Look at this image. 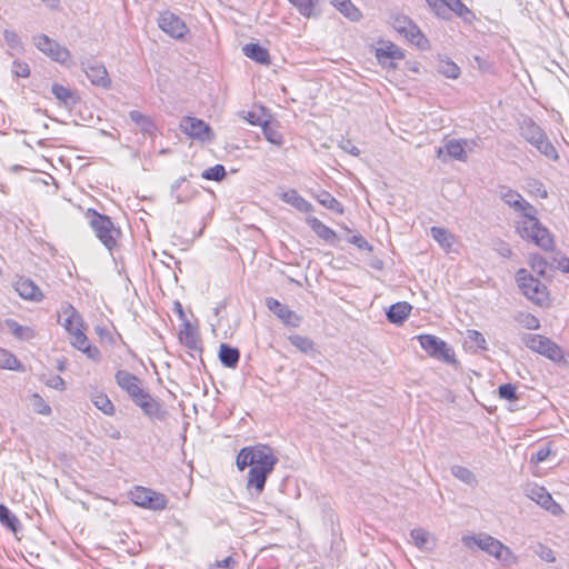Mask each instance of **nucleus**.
<instances>
[{
    "instance_id": "nucleus-1",
    "label": "nucleus",
    "mask_w": 569,
    "mask_h": 569,
    "mask_svg": "<svg viewBox=\"0 0 569 569\" xmlns=\"http://www.w3.org/2000/svg\"><path fill=\"white\" fill-rule=\"evenodd\" d=\"M278 458L267 445L243 447L237 455L236 466L240 471L249 468L247 489L260 495L266 486L268 476L274 469Z\"/></svg>"
},
{
    "instance_id": "nucleus-2",
    "label": "nucleus",
    "mask_w": 569,
    "mask_h": 569,
    "mask_svg": "<svg viewBox=\"0 0 569 569\" xmlns=\"http://www.w3.org/2000/svg\"><path fill=\"white\" fill-rule=\"evenodd\" d=\"M118 386L124 390L131 400L148 416H158L161 412L160 403L154 400L141 386V380L126 370L116 373Z\"/></svg>"
},
{
    "instance_id": "nucleus-3",
    "label": "nucleus",
    "mask_w": 569,
    "mask_h": 569,
    "mask_svg": "<svg viewBox=\"0 0 569 569\" xmlns=\"http://www.w3.org/2000/svg\"><path fill=\"white\" fill-rule=\"evenodd\" d=\"M66 319L62 323L63 328L67 330L70 337V343L84 353L91 360H98L100 358V352L96 346H92L89 342L88 337L84 333V325L79 312L69 307L66 311Z\"/></svg>"
},
{
    "instance_id": "nucleus-4",
    "label": "nucleus",
    "mask_w": 569,
    "mask_h": 569,
    "mask_svg": "<svg viewBox=\"0 0 569 569\" xmlns=\"http://www.w3.org/2000/svg\"><path fill=\"white\" fill-rule=\"evenodd\" d=\"M527 220L517 226V232L520 238L527 242L533 243L546 252L553 251L556 240L553 234L535 216L526 212Z\"/></svg>"
},
{
    "instance_id": "nucleus-5",
    "label": "nucleus",
    "mask_w": 569,
    "mask_h": 569,
    "mask_svg": "<svg viewBox=\"0 0 569 569\" xmlns=\"http://www.w3.org/2000/svg\"><path fill=\"white\" fill-rule=\"evenodd\" d=\"M84 217L88 219L96 237L108 250H113L118 247L121 230L112 222L110 217L92 208H88L84 211Z\"/></svg>"
},
{
    "instance_id": "nucleus-6",
    "label": "nucleus",
    "mask_w": 569,
    "mask_h": 569,
    "mask_svg": "<svg viewBox=\"0 0 569 569\" xmlns=\"http://www.w3.org/2000/svg\"><path fill=\"white\" fill-rule=\"evenodd\" d=\"M517 282L521 292L535 305L541 308H549L551 306V296L547 286L530 274L528 270H518Z\"/></svg>"
},
{
    "instance_id": "nucleus-7",
    "label": "nucleus",
    "mask_w": 569,
    "mask_h": 569,
    "mask_svg": "<svg viewBox=\"0 0 569 569\" xmlns=\"http://www.w3.org/2000/svg\"><path fill=\"white\" fill-rule=\"evenodd\" d=\"M392 28L419 50H428L430 48L428 38L409 17L405 14L395 16L392 18Z\"/></svg>"
},
{
    "instance_id": "nucleus-8",
    "label": "nucleus",
    "mask_w": 569,
    "mask_h": 569,
    "mask_svg": "<svg viewBox=\"0 0 569 569\" xmlns=\"http://www.w3.org/2000/svg\"><path fill=\"white\" fill-rule=\"evenodd\" d=\"M128 496L133 505L150 510H163L168 503L163 493L143 486L133 487Z\"/></svg>"
},
{
    "instance_id": "nucleus-9",
    "label": "nucleus",
    "mask_w": 569,
    "mask_h": 569,
    "mask_svg": "<svg viewBox=\"0 0 569 569\" xmlns=\"http://www.w3.org/2000/svg\"><path fill=\"white\" fill-rule=\"evenodd\" d=\"M525 343L530 350L542 355L551 361L560 362L565 360L563 350L545 336L537 333L529 335L526 337Z\"/></svg>"
},
{
    "instance_id": "nucleus-10",
    "label": "nucleus",
    "mask_w": 569,
    "mask_h": 569,
    "mask_svg": "<svg viewBox=\"0 0 569 569\" xmlns=\"http://www.w3.org/2000/svg\"><path fill=\"white\" fill-rule=\"evenodd\" d=\"M463 543L471 548L473 545L478 546L481 550L495 556L497 559L507 560V558H513L512 552L499 540L491 536H466L462 538Z\"/></svg>"
},
{
    "instance_id": "nucleus-11",
    "label": "nucleus",
    "mask_w": 569,
    "mask_h": 569,
    "mask_svg": "<svg viewBox=\"0 0 569 569\" xmlns=\"http://www.w3.org/2000/svg\"><path fill=\"white\" fill-rule=\"evenodd\" d=\"M420 347L432 358L441 359L445 362H456L453 350L440 338L433 335H419L417 337Z\"/></svg>"
},
{
    "instance_id": "nucleus-12",
    "label": "nucleus",
    "mask_w": 569,
    "mask_h": 569,
    "mask_svg": "<svg viewBox=\"0 0 569 569\" xmlns=\"http://www.w3.org/2000/svg\"><path fill=\"white\" fill-rule=\"evenodd\" d=\"M437 16H445L447 11L453 12L466 22H473L476 14L461 0H427Z\"/></svg>"
},
{
    "instance_id": "nucleus-13",
    "label": "nucleus",
    "mask_w": 569,
    "mask_h": 569,
    "mask_svg": "<svg viewBox=\"0 0 569 569\" xmlns=\"http://www.w3.org/2000/svg\"><path fill=\"white\" fill-rule=\"evenodd\" d=\"M34 44L41 52L58 63L67 64L71 60L70 51L46 34L36 37Z\"/></svg>"
},
{
    "instance_id": "nucleus-14",
    "label": "nucleus",
    "mask_w": 569,
    "mask_h": 569,
    "mask_svg": "<svg viewBox=\"0 0 569 569\" xmlns=\"http://www.w3.org/2000/svg\"><path fill=\"white\" fill-rule=\"evenodd\" d=\"M158 26L164 33L174 39H183L189 33L186 22L170 11L160 14Z\"/></svg>"
},
{
    "instance_id": "nucleus-15",
    "label": "nucleus",
    "mask_w": 569,
    "mask_h": 569,
    "mask_svg": "<svg viewBox=\"0 0 569 569\" xmlns=\"http://www.w3.org/2000/svg\"><path fill=\"white\" fill-rule=\"evenodd\" d=\"M178 339L181 345L191 351H201L202 343L199 335V323L197 319L181 322L178 330Z\"/></svg>"
},
{
    "instance_id": "nucleus-16",
    "label": "nucleus",
    "mask_w": 569,
    "mask_h": 569,
    "mask_svg": "<svg viewBox=\"0 0 569 569\" xmlns=\"http://www.w3.org/2000/svg\"><path fill=\"white\" fill-rule=\"evenodd\" d=\"M180 127L182 131L191 139L200 141H210L213 139V133L210 126L198 118L186 117L182 120Z\"/></svg>"
},
{
    "instance_id": "nucleus-17",
    "label": "nucleus",
    "mask_w": 569,
    "mask_h": 569,
    "mask_svg": "<svg viewBox=\"0 0 569 569\" xmlns=\"http://www.w3.org/2000/svg\"><path fill=\"white\" fill-rule=\"evenodd\" d=\"M375 57L381 66L396 69L395 61L402 60L406 57L405 51L391 41L381 42L380 47L376 48Z\"/></svg>"
},
{
    "instance_id": "nucleus-18",
    "label": "nucleus",
    "mask_w": 569,
    "mask_h": 569,
    "mask_svg": "<svg viewBox=\"0 0 569 569\" xmlns=\"http://www.w3.org/2000/svg\"><path fill=\"white\" fill-rule=\"evenodd\" d=\"M266 306L279 320H281L283 325L293 328L300 325L301 317L279 300L268 298L266 300Z\"/></svg>"
},
{
    "instance_id": "nucleus-19",
    "label": "nucleus",
    "mask_w": 569,
    "mask_h": 569,
    "mask_svg": "<svg viewBox=\"0 0 569 569\" xmlns=\"http://www.w3.org/2000/svg\"><path fill=\"white\" fill-rule=\"evenodd\" d=\"M528 497L553 516H560L563 512L561 506L553 500L552 496L542 486H533L529 490Z\"/></svg>"
},
{
    "instance_id": "nucleus-20",
    "label": "nucleus",
    "mask_w": 569,
    "mask_h": 569,
    "mask_svg": "<svg viewBox=\"0 0 569 569\" xmlns=\"http://www.w3.org/2000/svg\"><path fill=\"white\" fill-rule=\"evenodd\" d=\"M13 288L24 300L40 301L43 298L41 289L27 277H19L14 281Z\"/></svg>"
},
{
    "instance_id": "nucleus-21",
    "label": "nucleus",
    "mask_w": 569,
    "mask_h": 569,
    "mask_svg": "<svg viewBox=\"0 0 569 569\" xmlns=\"http://www.w3.org/2000/svg\"><path fill=\"white\" fill-rule=\"evenodd\" d=\"M86 74L92 84L108 88L110 84V78L108 76L104 66L93 63L87 67Z\"/></svg>"
},
{
    "instance_id": "nucleus-22",
    "label": "nucleus",
    "mask_w": 569,
    "mask_h": 569,
    "mask_svg": "<svg viewBox=\"0 0 569 569\" xmlns=\"http://www.w3.org/2000/svg\"><path fill=\"white\" fill-rule=\"evenodd\" d=\"M412 306L409 302L400 301L390 306L387 318L390 322L401 325L411 313Z\"/></svg>"
},
{
    "instance_id": "nucleus-23",
    "label": "nucleus",
    "mask_w": 569,
    "mask_h": 569,
    "mask_svg": "<svg viewBox=\"0 0 569 569\" xmlns=\"http://www.w3.org/2000/svg\"><path fill=\"white\" fill-rule=\"evenodd\" d=\"M272 116L269 110L261 106H253L252 110L242 113V118L251 126L262 127Z\"/></svg>"
},
{
    "instance_id": "nucleus-24",
    "label": "nucleus",
    "mask_w": 569,
    "mask_h": 569,
    "mask_svg": "<svg viewBox=\"0 0 569 569\" xmlns=\"http://www.w3.org/2000/svg\"><path fill=\"white\" fill-rule=\"evenodd\" d=\"M261 129H262L264 139L268 142H270L277 147H281L283 144V141H284L283 134L281 133V131L279 129L278 121L273 120L272 117L266 123H263Z\"/></svg>"
},
{
    "instance_id": "nucleus-25",
    "label": "nucleus",
    "mask_w": 569,
    "mask_h": 569,
    "mask_svg": "<svg viewBox=\"0 0 569 569\" xmlns=\"http://www.w3.org/2000/svg\"><path fill=\"white\" fill-rule=\"evenodd\" d=\"M90 399L93 406L103 415L113 416L116 413V407L107 393L100 390H94L91 392Z\"/></svg>"
},
{
    "instance_id": "nucleus-26",
    "label": "nucleus",
    "mask_w": 569,
    "mask_h": 569,
    "mask_svg": "<svg viewBox=\"0 0 569 569\" xmlns=\"http://www.w3.org/2000/svg\"><path fill=\"white\" fill-rule=\"evenodd\" d=\"M244 56L260 64H270L269 51L259 43H248L242 48Z\"/></svg>"
},
{
    "instance_id": "nucleus-27",
    "label": "nucleus",
    "mask_w": 569,
    "mask_h": 569,
    "mask_svg": "<svg viewBox=\"0 0 569 569\" xmlns=\"http://www.w3.org/2000/svg\"><path fill=\"white\" fill-rule=\"evenodd\" d=\"M280 199L295 207L297 210L302 212H309L312 210V206L303 197H301L296 190H287L280 194Z\"/></svg>"
},
{
    "instance_id": "nucleus-28",
    "label": "nucleus",
    "mask_w": 569,
    "mask_h": 569,
    "mask_svg": "<svg viewBox=\"0 0 569 569\" xmlns=\"http://www.w3.org/2000/svg\"><path fill=\"white\" fill-rule=\"evenodd\" d=\"M307 223L319 238L327 242H331L337 238L336 231L326 226L316 217H309L307 219Z\"/></svg>"
},
{
    "instance_id": "nucleus-29",
    "label": "nucleus",
    "mask_w": 569,
    "mask_h": 569,
    "mask_svg": "<svg viewBox=\"0 0 569 569\" xmlns=\"http://www.w3.org/2000/svg\"><path fill=\"white\" fill-rule=\"evenodd\" d=\"M240 353L237 348H232L227 343L219 347V359L224 367L234 368L239 362Z\"/></svg>"
},
{
    "instance_id": "nucleus-30",
    "label": "nucleus",
    "mask_w": 569,
    "mask_h": 569,
    "mask_svg": "<svg viewBox=\"0 0 569 569\" xmlns=\"http://www.w3.org/2000/svg\"><path fill=\"white\" fill-rule=\"evenodd\" d=\"M298 12L305 18H310L317 14L318 7L321 0H288Z\"/></svg>"
},
{
    "instance_id": "nucleus-31",
    "label": "nucleus",
    "mask_w": 569,
    "mask_h": 569,
    "mask_svg": "<svg viewBox=\"0 0 569 569\" xmlns=\"http://www.w3.org/2000/svg\"><path fill=\"white\" fill-rule=\"evenodd\" d=\"M431 236L433 239L448 252L452 249L456 238L448 230L439 227L431 228Z\"/></svg>"
},
{
    "instance_id": "nucleus-32",
    "label": "nucleus",
    "mask_w": 569,
    "mask_h": 569,
    "mask_svg": "<svg viewBox=\"0 0 569 569\" xmlns=\"http://www.w3.org/2000/svg\"><path fill=\"white\" fill-rule=\"evenodd\" d=\"M332 4L350 20L357 21L361 18V11L351 2V0H332Z\"/></svg>"
},
{
    "instance_id": "nucleus-33",
    "label": "nucleus",
    "mask_w": 569,
    "mask_h": 569,
    "mask_svg": "<svg viewBox=\"0 0 569 569\" xmlns=\"http://www.w3.org/2000/svg\"><path fill=\"white\" fill-rule=\"evenodd\" d=\"M317 201L323 206L325 208L338 213L342 214L345 212L343 206L340 201H338L332 194H330L328 191L322 190L316 196Z\"/></svg>"
},
{
    "instance_id": "nucleus-34",
    "label": "nucleus",
    "mask_w": 569,
    "mask_h": 569,
    "mask_svg": "<svg viewBox=\"0 0 569 569\" xmlns=\"http://www.w3.org/2000/svg\"><path fill=\"white\" fill-rule=\"evenodd\" d=\"M11 333L21 340H29L34 337V330L30 327L21 326L13 319H7L4 321Z\"/></svg>"
},
{
    "instance_id": "nucleus-35",
    "label": "nucleus",
    "mask_w": 569,
    "mask_h": 569,
    "mask_svg": "<svg viewBox=\"0 0 569 569\" xmlns=\"http://www.w3.org/2000/svg\"><path fill=\"white\" fill-rule=\"evenodd\" d=\"M0 369L22 371L23 366L13 353L0 348Z\"/></svg>"
},
{
    "instance_id": "nucleus-36",
    "label": "nucleus",
    "mask_w": 569,
    "mask_h": 569,
    "mask_svg": "<svg viewBox=\"0 0 569 569\" xmlns=\"http://www.w3.org/2000/svg\"><path fill=\"white\" fill-rule=\"evenodd\" d=\"M505 201L515 207L516 209L522 211L525 214L526 212L535 211L533 207L527 202L519 193L513 191H508L503 196Z\"/></svg>"
},
{
    "instance_id": "nucleus-37",
    "label": "nucleus",
    "mask_w": 569,
    "mask_h": 569,
    "mask_svg": "<svg viewBox=\"0 0 569 569\" xmlns=\"http://www.w3.org/2000/svg\"><path fill=\"white\" fill-rule=\"evenodd\" d=\"M466 141L463 140H450L445 144L446 152L451 158H455L460 161L467 160V154L465 151Z\"/></svg>"
},
{
    "instance_id": "nucleus-38",
    "label": "nucleus",
    "mask_w": 569,
    "mask_h": 569,
    "mask_svg": "<svg viewBox=\"0 0 569 569\" xmlns=\"http://www.w3.org/2000/svg\"><path fill=\"white\" fill-rule=\"evenodd\" d=\"M438 71L448 79H458L461 73L459 66L450 59L440 60Z\"/></svg>"
},
{
    "instance_id": "nucleus-39",
    "label": "nucleus",
    "mask_w": 569,
    "mask_h": 569,
    "mask_svg": "<svg viewBox=\"0 0 569 569\" xmlns=\"http://www.w3.org/2000/svg\"><path fill=\"white\" fill-rule=\"evenodd\" d=\"M51 91L54 94V97L63 103H70V102L78 101L77 94L73 91H71L69 88H67L62 84L54 83L51 88Z\"/></svg>"
},
{
    "instance_id": "nucleus-40",
    "label": "nucleus",
    "mask_w": 569,
    "mask_h": 569,
    "mask_svg": "<svg viewBox=\"0 0 569 569\" xmlns=\"http://www.w3.org/2000/svg\"><path fill=\"white\" fill-rule=\"evenodd\" d=\"M289 341L297 349H299L301 352H305V353L311 352L315 349L313 341L310 338L305 337V336L292 335L289 337Z\"/></svg>"
},
{
    "instance_id": "nucleus-41",
    "label": "nucleus",
    "mask_w": 569,
    "mask_h": 569,
    "mask_svg": "<svg viewBox=\"0 0 569 569\" xmlns=\"http://www.w3.org/2000/svg\"><path fill=\"white\" fill-rule=\"evenodd\" d=\"M129 116H130V119L141 128V130H143L146 132H150L154 129L153 121L151 120L150 117H148L137 110L131 111L129 113Z\"/></svg>"
},
{
    "instance_id": "nucleus-42",
    "label": "nucleus",
    "mask_w": 569,
    "mask_h": 569,
    "mask_svg": "<svg viewBox=\"0 0 569 569\" xmlns=\"http://www.w3.org/2000/svg\"><path fill=\"white\" fill-rule=\"evenodd\" d=\"M0 522L12 530L13 532L17 530L18 519L11 511L4 506L0 503Z\"/></svg>"
},
{
    "instance_id": "nucleus-43",
    "label": "nucleus",
    "mask_w": 569,
    "mask_h": 569,
    "mask_svg": "<svg viewBox=\"0 0 569 569\" xmlns=\"http://www.w3.org/2000/svg\"><path fill=\"white\" fill-rule=\"evenodd\" d=\"M529 264L530 268L539 276L543 277L546 274L548 262L542 256L538 253L531 254L529 258Z\"/></svg>"
},
{
    "instance_id": "nucleus-44",
    "label": "nucleus",
    "mask_w": 569,
    "mask_h": 569,
    "mask_svg": "<svg viewBox=\"0 0 569 569\" xmlns=\"http://www.w3.org/2000/svg\"><path fill=\"white\" fill-rule=\"evenodd\" d=\"M31 403H32L33 410L37 413L42 415V416H49L51 413L50 406L38 393L32 395Z\"/></svg>"
},
{
    "instance_id": "nucleus-45",
    "label": "nucleus",
    "mask_w": 569,
    "mask_h": 569,
    "mask_svg": "<svg viewBox=\"0 0 569 569\" xmlns=\"http://www.w3.org/2000/svg\"><path fill=\"white\" fill-rule=\"evenodd\" d=\"M202 178L207 180L220 181L226 176V170L222 164H216L202 172Z\"/></svg>"
},
{
    "instance_id": "nucleus-46",
    "label": "nucleus",
    "mask_w": 569,
    "mask_h": 569,
    "mask_svg": "<svg viewBox=\"0 0 569 569\" xmlns=\"http://www.w3.org/2000/svg\"><path fill=\"white\" fill-rule=\"evenodd\" d=\"M499 397L509 401L518 400L517 387L512 383L501 385L498 389Z\"/></svg>"
},
{
    "instance_id": "nucleus-47",
    "label": "nucleus",
    "mask_w": 569,
    "mask_h": 569,
    "mask_svg": "<svg viewBox=\"0 0 569 569\" xmlns=\"http://www.w3.org/2000/svg\"><path fill=\"white\" fill-rule=\"evenodd\" d=\"M415 545L422 548L428 542V532L422 529H415L410 533Z\"/></svg>"
},
{
    "instance_id": "nucleus-48",
    "label": "nucleus",
    "mask_w": 569,
    "mask_h": 569,
    "mask_svg": "<svg viewBox=\"0 0 569 569\" xmlns=\"http://www.w3.org/2000/svg\"><path fill=\"white\" fill-rule=\"evenodd\" d=\"M537 147L547 156H556L555 148L542 134L540 136V139L537 140Z\"/></svg>"
},
{
    "instance_id": "nucleus-49",
    "label": "nucleus",
    "mask_w": 569,
    "mask_h": 569,
    "mask_svg": "<svg viewBox=\"0 0 569 569\" xmlns=\"http://www.w3.org/2000/svg\"><path fill=\"white\" fill-rule=\"evenodd\" d=\"M468 338L480 349H486V339L485 337L477 330H470L468 332Z\"/></svg>"
},
{
    "instance_id": "nucleus-50",
    "label": "nucleus",
    "mask_w": 569,
    "mask_h": 569,
    "mask_svg": "<svg viewBox=\"0 0 569 569\" xmlns=\"http://www.w3.org/2000/svg\"><path fill=\"white\" fill-rule=\"evenodd\" d=\"M236 560L232 557H227L212 565L211 569H233Z\"/></svg>"
},
{
    "instance_id": "nucleus-51",
    "label": "nucleus",
    "mask_w": 569,
    "mask_h": 569,
    "mask_svg": "<svg viewBox=\"0 0 569 569\" xmlns=\"http://www.w3.org/2000/svg\"><path fill=\"white\" fill-rule=\"evenodd\" d=\"M538 556L547 562H553L556 560L553 551L549 547H546V546L539 547Z\"/></svg>"
},
{
    "instance_id": "nucleus-52",
    "label": "nucleus",
    "mask_w": 569,
    "mask_h": 569,
    "mask_svg": "<svg viewBox=\"0 0 569 569\" xmlns=\"http://www.w3.org/2000/svg\"><path fill=\"white\" fill-rule=\"evenodd\" d=\"M46 383L48 387L57 389V390H63L66 388L64 380L58 375L48 379Z\"/></svg>"
},
{
    "instance_id": "nucleus-53",
    "label": "nucleus",
    "mask_w": 569,
    "mask_h": 569,
    "mask_svg": "<svg viewBox=\"0 0 569 569\" xmlns=\"http://www.w3.org/2000/svg\"><path fill=\"white\" fill-rule=\"evenodd\" d=\"M551 453V449L548 447V448H541L539 449L535 456H532L531 458V461L533 463H540L542 461H545Z\"/></svg>"
},
{
    "instance_id": "nucleus-54",
    "label": "nucleus",
    "mask_w": 569,
    "mask_h": 569,
    "mask_svg": "<svg viewBox=\"0 0 569 569\" xmlns=\"http://www.w3.org/2000/svg\"><path fill=\"white\" fill-rule=\"evenodd\" d=\"M173 310L174 312L177 313V316L179 317V319L181 320V322H184V321H192L191 319H189L183 310V307L181 305V302L179 301H176L174 305H173Z\"/></svg>"
},
{
    "instance_id": "nucleus-55",
    "label": "nucleus",
    "mask_w": 569,
    "mask_h": 569,
    "mask_svg": "<svg viewBox=\"0 0 569 569\" xmlns=\"http://www.w3.org/2000/svg\"><path fill=\"white\" fill-rule=\"evenodd\" d=\"M16 74L22 78H27L30 74V68L27 63L16 64Z\"/></svg>"
},
{
    "instance_id": "nucleus-56",
    "label": "nucleus",
    "mask_w": 569,
    "mask_h": 569,
    "mask_svg": "<svg viewBox=\"0 0 569 569\" xmlns=\"http://www.w3.org/2000/svg\"><path fill=\"white\" fill-rule=\"evenodd\" d=\"M526 327L528 329H538L539 328V320L536 317L530 316V317H528V320L526 322Z\"/></svg>"
},
{
    "instance_id": "nucleus-57",
    "label": "nucleus",
    "mask_w": 569,
    "mask_h": 569,
    "mask_svg": "<svg viewBox=\"0 0 569 569\" xmlns=\"http://www.w3.org/2000/svg\"><path fill=\"white\" fill-rule=\"evenodd\" d=\"M559 267L563 272H569V259L566 257H562L559 261Z\"/></svg>"
},
{
    "instance_id": "nucleus-58",
    "label": "nucleus",
    "mask_w": 569,
    "mask_h": 569,
    "mask_svg": "<svg viewBox=\"0 0 569 569\" xmlns=\"http://www.w3.org/2000/svg\"><path fill=\"white\" fill-rule=\"evenodd\" d=\"M475 60L478 62L480 68L485 67V61L480 57H476Z\"/></svg>"
},
{
    "instance_id": "nucleus-59",
    "label": "nucleus",
    "mask_w": 569,
    "mask_h": 569,
    "mask_svg": "<svg viewBox=\"0 0 569 569\" xmlns=\"http://www.w3.org/2000/svg\"><path fill=\"white\" fill-rule=\"evenodd\" d=\"M97 332H98V335L100 336V338H102V337H103V335H106V333H107V331H106L104 329H97Z\"/></svg>"
},
{
    "instance_id": "nucleus-60",
    "label": "nucleus",
    "mask_w": 569,
    "mask_h": 569,
    "mask_svg": "<svg viewBox=\"0 0 569 569\" xmlns=\"http://www.w3.org/2000/svg\"><path fill=\"white\" fill-rule=\"evenodd\" d=\"M441 153H442V149H439V150H438V156L440 157V156H441Z\"/></svg>"
},
{
    "instance_id": "nucleus-61",
    "label": "nucleus",
    "mask_w": 569,
    "mask_h": 569,
    "mask_svg": "<svg viewBox=\"0 0 569 569\" xmlns=\"http://www.w3.org/2000/svg\"><path fill=\"white\" fill-rule=\"evenodd\" d=\"M2 276V268L0 267V277Z\"/></svg>"
}]
</instances>
